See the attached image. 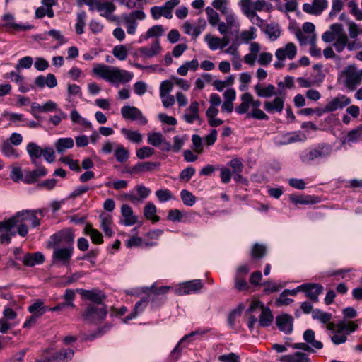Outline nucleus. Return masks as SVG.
I'll list each match as a JSON object with an SVG mask.
<instances>
[{"mask_svg": "<svg viewBox=\"0 0 362 362\" xmlns=\"http://www.w3.org/2000/svg\"><path fill=\"white\" fill-rule=\"evenodd\" d=\"M1 152L7 157L18 158L19 156L8 141H6L3 143L1 146Z\"/></svg>", "mask_w": 362, "mask_h": 362, "instance_id": "nucleus-45", "label": "nucleus"}, {"mask_svg": "<svg viewBox=\"0 0 362 362\" xmlns=\"http://www.w3.org/2000/svg\"><path fill=\"white\" fill-rule=\"evenodd\" d=\"M109 328H110V327H108V326H104L103 327H100L94 332H93L90 334L85 335L83 337V340L84 341H92L94 339H95L96 337L103 335Z\"/></svg>", "mask_w": 362, "mask_h": 362, "instance_id": "nucleus-55", "label": "nucleus"}, {"mask_svg": "<svg viewBox=\"0 0 362 362\" xmlns=\"http://www.w3.org/2000/svg\"><path fill=\"white\" fill-rule=\"evenodd\" d=\"M122 216L124 218L122 221L125 226H132L137 222V217L133 214L132 209L127 204H123L121 207Z\"/></svg>", "mask_w": 362, "mask_h": 362, "instance_id": "nucleus-22", "label": "nucleus"}, {"mask_svg": "<svg viewBox=\"0 0 362 362\" xmlns=\"http://www.w3.org/2000/svg\"><path fill=\"white\" fill-rule=\"evenodd\" d=\"M33 64V58L27 56L21 58L16 66V69L19 70L21 69H29Z\"/></svg>", "mask_w": 362, "mask_h": 362, "instance_id": "nucleus-59", "label": "nucleus"}, {"mask_svg": "<svg viewBox=\"0 0 362 362\" xmlns=\"http://www.w3.org/2000/svg\"><path fill=\"white\" fill-rule=\"evenodd\" d=\"M160 165L159 163L154 162H141L136 164L130 170H127L128 173H140L143 172L152 171L154 168Z\"/></svg>", "mask_w": 362, "mask_h": 362, "instance_id": "nucleus-20", "label": "nucleus"}, {"mask_svg": "<svg viewBox=\"0 0 362 362\" xmlns=\"http://www.w3.org/2000/svg\"><path fill=\"white\" fill-rule=\"evenodd\" d=\"M45 262V257L40 252L27 253L23 259L24 265L34 267L36 264H42Z\"/></svg>", "mask_w": 362, "mask_h": 362, "instance_id": "nucleus-19", "label": "nucleus"}, {"mask_svg": "<svg viewBox=\"0 0 362 362\" xmlns=\"http://www.w3.org/2000/svg\"><path fill=\"white\" fill-rule=\"evenodd\" d=\"M74 351L72 349H63L56 352L52 355V359L54 361H62L65 359H71L74 356Z\"/></svg>", "mask_w": 362, "mask_h": 362, "instance_id": "nucleus-41", "label": "nucleus"}, {"mask_svg": "<svg viewBox=\"0 0 362 362\" xmlns=\"http://www.w3.org/2000/svg\"><path fill=\"white\" fill-rule=\"evenodd\" d=\"M74 142L72 138H60L55 143V148L58 153H63L66 149L71 148Z\"/></svg>", "mask_w": 362, "mask_h": 362, "instance_id": "nucleus-31", "label": "nucleus"}, {"mask_svg": "<svg viewBox=\"0 0 362 362\" xmlns=\"http://www.w3.org/2000/svg\"><path fill=\"white\" fill-rule=\"evenodd\" d=\"M348 42V37L347 35H341L339 37H337L334 43L333 44V46L334 47L336 51L337 52H341Z\"/></svg>", "mask_w": 362, "mask_h": 362, "instance_id": "nucleus-54", "label": "nucleus"}, {"mask_svg": "<svg viewBox=\"0 0 362 362\" xmlns=\"http://www.w3.org/2000/svg\"><path fill=\"white\" fill-rule=\"evenodd\" d=\"M255 118L257 119L268 120L269 117L260 109H253L251 112L247 115V118Z\"/></svg>", "mask_w": 362, "mask_h": 362, "instance_id": "nucleus-61", "label": "nucleus"}, {"mask_svg": "<svg viewBox=\"0 0 362 362\" xmlns=\"http://www.w3.org/2000/svg\"><path fill=\"white\" fill-rule=\"evenodd\" d=\"M351 100L344 95H339L328 102L323 109L324 112H332L349 105Z\"/></svg>", "mask_w": 362, "mask_h": 362, "instance_id": "nucleus-11", "label": "nucleus"}, {"mask_svg": "<svg viewBox=\"0 0 362 362\" xmlns=\"http://www.w3.org/2000/svg\"><path fill=\"white\" fill-rule=\"evenodd\" d=\"M157 208L154 204L148 202L144 206V215L148 220H151L153 223H156L160 221V217L156 215Z\"/></svg>", "mask_w": 362, "mask_h": 362, "instance_id": "nucleus-29", "label": "nucleus"}, {"mask_svg": "<svg viewBox=\"0 0 362 362\" xmlns=\"http://www.w3.org/2000/svg\"><path fill=\"white\" fill-rule=\"evenodd\" d=\"M332 147L327 144H320L316 148L303 152L300 155L303 163H309L317 159L325 158L330 156Z\"/></svg>", "mask_w": 362, "mask_h": 362, "instance_id": "nucleus-4", "label": "nucleus"}, {"mask_svg": "<svg viewBox=\"0 0 362 362\" xmlns=\"http://www.w3.org/2000/svg\"><path fill=\"white\" fill-rule=\"evenodd\" d=\"M26 221H30L33 228L40 225V220L33 210L18 211L8 219L0 221V243H10L11 238L16 236V233L21 237L26 236L28 233Z\"/></svg>", "mask_w": 362, "mask_h": 362, "instance_id": "nucleus-1", "label": "nucleus"}, {"mask_svg": "<svg viewBox=\"0 0 362 362\" xmlns=\"http://www.w3.org/2000/svg\"><path fill=\"white\" fill-rule=\"evenodd\" d=\"M205 11L207 14L209 23L211 25H216L220 20L218 13L214 8L209 6L206 7Z\"/></svg>", "mask_w": 362, "mask_h": 362, "instance_id": "nucleus-51", "label": "nucleus"}, {"mask_svg": "<svg viewBox=\"0 0 362 362\" xmlns=\"http://www.w3.org/2000/svg\"><path fill=\"white\" fill-rule=\"evenodd\" d=\"M26 149L30 157L32 163L36 165V159L42 156L43 149H42L38 145L33 142L29 143L27 145Z\"/></svg>", "mask_w": 362, "mask_h": 362, "instance_id": "nucleus-24", "label": "nucleus"}, {"mask_svg": "<svg viewBox=\"0 0 362 362\" xmlns=\"http://www.w3.org/2000/svg\"><path fill=\"white\" fill-rule=\"evenodd\" d=\"M173 83L170 81H163L160 86V95L161 98H165L173 88Z\"/></svg>", "mask_w": 362, "mask_h": 362, "instance_id": "nucleus-56", "label": "nucleus"}, {"mask_svg": "<svg viewBox=\"0 0 362 362\" xmlns=\"http://www.w3.org/2000/svg\"><path fill=\"white\" fill-rule=\"evenodd\" d=\"M281 359H285L287 362H310L308 354L300 351L295 352L293 355L284 356Z\"/></svg>", "mask_w": 362, "mask_h": 362, "instance_id": "nucleus-33", "label": "nucleus"}, {"mask_svg": "<svg viewBox=\"0 0 362 362\" xmlns=\"http://www.w3.org/2000/svg\"><path fill=\"white\" fill-rule=\"evenodd\" d=\"M204 284L200 279H194L184 282L177 290L180 295H188L197 293L203 288Z\"/></svg>", "mask_w": 362, "mask_h": 362, "instance_id": "nucleus-15", "label": "nucleus"}, {"mask_svg": "<svg viewBox=\"0 0 362 362\" xmlns=\"http://www.w3.org/2000/svg\"><path fill=\"white\" fill-rule=\"evenodd\" d=\"M298 288L305 293L306 296L313 302L318 301V296L323 291V286L315 283L303 284L298 286Z\"/></svg>", "mask_w": 362, "mask_h": 362, "instance_id": "nucleus-9", "label": "nucleus"}, {"mask_svg": "<svg viewBox=\"0 0 362 362\" xmlns=\"http://www.w3.org/2000/svg\"><path fill=\"white\" fill-rule=\"evenodd\" d=\"M163 136L160 132H153L148 134V143L153 146H158L163 143Z\"/></svg>", "mask_w": 362, "mask_h": 362, "instance_id": "nucleus-49", "label": "nucleus"}, {"mask_svg": "<svg viewBox=\"0 0 362 362\" xmlns=\"http://www.w3.org/2000/svg\"><path fill=\"white\" fill-rule=\"evenodd\" d=\"M204 334V332H200L199 331L192 332L189 334H187L184 336L180 341L177 344L176 346L173 349V351L170 352V362H176L177 360L180 358L182 349L180 348L181 344L185 342V341L188 340L189 338H191L193 336L200 334L202 335Z\"/></svg>", "mask_w": 362, "mask_h": 362, "instance_id": "nucleus-18", "label": "nucleus"}, {"mask_svg": "<svg viewBox=\"0 0 362 362\" xmlns=\"http://www.w3.org/2000/svg\"><path fill=\"white\" fill-rule=\"evenodd\" d=\"M146 17L145 13L141 10H136L132 11L129 15H124L123 19L124 22L136 21V20H144Z\"/></svg>", "mask_w": 362, "mask_h": 362, "instance_id": "nucleus-43", "label": "nucleus"}, {"mask_svg": "<svg viewBox=\"0 0 362 362\" xmlns=\"http://www.w3.org/2000/svg\"><path fill=\"white\" fill-rule=\"evenodd\" d=\"M267 252V248L264 245L255 243L251 252V255L253 259H260L262 258Z\"/></svg>", "mask_w": 362, "mask_h": 362, "instance_id": "nucleus-44", "label": "nucleus"}, {"mask_svg": "<svg viewBox=\"0 0 362 362\" xmlns=\"http://www.w3.org/2000/svg\"><path fill=\"white\" fill-rule=\"evenodd\" d=\"M2 18L5 21V23L3 25L4 28L6 30L9 32L27 30L33 28V26L30 25H23L15 23L14 16L11 13L4 14Z\"/></svg>", "mask_w": 362, "mask_h": 362, "instance_id": "nucleus-14", "label": "nucleus"}, {"mask_svg": "<svg viewBox=\"0 0 362 362\" xmlns=\"http://www.w3.org/2000/svg\"><path fill=\"white\" fill-rule=\"evenodd\" d=\"M86 13L84 11H81L77 14L76 23V32L78 35L83 33V28L86 25Z\"/></svg>", "mask_w": 362, "mask_h": 362, "instance_id": "nucleus-40", "label": "nucleus"}, {"mask_svg": "<svg viewBox=\"0 0 362 362\" xmlns=\"http://www.w3.org/2000/svg\"><path fill=\"white\" fill-rule=\"evenodd\" d=\"M187 139V136L184 135L182 137L179 136H176L174 137V144L172 147V150L175 152H179L182 146L184 145L185 141Z\"/></svg>", "mask_w": 362, "mask_h": 362, "instance_id": "nucleus-62", "label": "nucleus"}, {"mask_svg": "<svg viewBox=\"0 0 362 362\" xmlns=\"http://www.w3.org/2000/svg\"><path fill=\"white\" fill-rule=\"evenodd\" d=\"M156 195L160 202H165L173 199L172 194L168 189H159L156 192Z\"/></svg>", "mask_w": 362, "mask_h": 362, "instance_id": "nucleus-63", "label": "nucleus"}, {"mask_svg": "<svg viewBox=\"0 0 362 362\" xmlns=\"http://www.w3.org/2000/svg\"><path fill=\"white\" fill-rule=\"evenodd\" d=\"M115 156L117 162L123 163L128 160L129 153L123 146L117 144L115 151Z\"/></svg>", "mask_w": 362, "mask_h": 362, "instance_id": "nucleus-36", "label": "nucleus"}, {"mask_svg": "<svg viewBox=\"0 0 362 362\" xmlns=\"http://www.w3.org/2000/svg\"><path fill=\"white\" fill-rule=\"evenodd\" d=\"M240 6L243 13L248 18L252 19L254 16H257L256 12L250 9L251 2L250 0H240Z\"/></svg>", "mask_w": 362, "mask_h": 362, "instance_id": "nucleus-47", "label": "nucleus"}, {"mask_svg": "<svg viewBox=\"0 0 362 362\" xmlns=\"http://www.w3.org/2000/svg\"><path fill=\"white\" fill-rule=\"evenodd\" d=\"M85 275L84 272H77L67 277L66 280L61 283V285L66 286L74 282L77 281L79 279L82 278Z\"/></svg>", "mask_w": 362, "mask_h": 362, "instance_id": "nucleus-60", "label": "nucleus"}, {"mask_svg": "<svg viewBox=\"0 0 362 362\" xmlns=\"http://www.w3.org/2000/svg\"><path fill=\"white\" fill-rule=\"evenodd\" d=\"M284 99L276 97L273 101H266L264 105V110L268 112H281L284 109Z\"/></svg>", "mask_w": 362, "mask_h": 362, "instance_id": "nucleus-21", "label": "nucleus"}, {"mask_svg": "<svg viewBox=\"0 0 362 362\" xmlns=\"http://www.w3.org/2000/svg\"><path fill=\"white\" fill-rule=\"evenodd\" d=\"M195 172L196 170L194 167L189 166L180 172L179 177L181 180L188 182L195 174Z\"/></svg>", "mask_w": 362, "mask_h": 362, "instance_id": "nucleus-57", "label": "nucleus"}, {"mask_svg": "<svg viewBox=\"0 0 362 362\" xmlns=\"http://www.w3.org/2000/svg\"><path fill=\"white\" fill-rule=\"evenodd\" d=\"M10 177L15 182H18L20 180L23 181L24 175H23L21 168H13L10 174Z\"/></svg>", "mask_w": 362, "mask_h": 362, "instance_id": "nucleus-64", "label": "nucleus"}, {"mask_svg": "<svg viewBox=\"0 0 362 362\" xmlns=\"http://www.w3.org/2000/svg\"><path fill=\"white\" fill-rule=\"evenodd\" d=\"M290 199L293 203L299 204H308L314 203L311 200L310 196H296L292 194L290 196Z\"/></svg>", "mask_w": 362, "mask_h": 362, "instance_id": "nucleus-58", "label": "nucleus"}, {"mask_svg": "<svg viewBox=\"0 0 362 362\" xmlns=\"http://www.w3.org/2000/svg\"><path fill=\"white\" fill-rule=\"evenodd\" d=\"M254 89L257 95L262 98H270L277 94L275 92V87L272 84H269L266 88H262L261 85L257 84Z\"/></svg>", "mask_w": 362, "mask_h": 362, "instance_id": "nucleus-28", "label": "nucleus"}, {"mask_svg": "<svg viewBox=\"0 0 362 362\" xmlns=\"http://www.w3.org/2000/svg\"><path fill=\"white\" fill-rule=\"evenodd\" d=\"M276 325L278 329L285 334H291L293 327V317L287 313L276 317Z\"/></svg>", "mask_w": 362, "mask_h": 362, "instance_id": "nucleus-13", "label": "nucleus"}, {"mask_svg": "<svg viewBox=\"0 0 362 362\" xmlns=\"http://www.w3.org/2000/svg\"><path fill=\"white\" fill-rule=\"evenodd\" d=\"M303 339L313 348L317 349L323 348V344L320 341L315 340V332L312 329H307L304 332Z\"/></svg>", "mask_w": 362, "mask_h": 362, "instance_id": "nucleus-26", "label": "nucleus"}, {"mask_svg": "<svg viewBox=\"0 0 362 362\" xmlns=\"http://www.w3.org/2000/svg\"><path fill=\"white\" fill-rule=\"evenodd\" d=\"M328 6L327 0H313L312 4L305 3L303 5V10L304 12L315 15H320Z\"/></svg>", "mask_w": 362, "mask_h": 362, "instance_id": "nucleus-12", "label": "nucleus"}, {"mask_svg": "<svg viewBox=\"0 0 362 362\" xmlns=\"http://www.w3.org/2000/svg\"><path fill=\"white\" fill-rule=\"evenodd\" d=\"M154 148L149 146H144L136 151V156L139 159H145L149 158L154 154Z\"/></svg>", "mask_w": 362, "mask_h": 362, "instance_id": "nucleus-52", "label": "nucleus"}, {"mask_svg": "<svg viewBox=\"0 0 362 362\" xmlns=\"http://www.w3.org/2000/svg\"><path fill=\"white\" fill-rule=\"evenodd\" d=\"M47 174V170L44 166H41L32 171H28L24 175L23 182L25 184H33L38 180L41 177Z\"/></svg>", "mask_w": 362, "mask_h": 362, "instance_id": "nucleus-17", "label": "nucleus"}, {"mask_svg": "<svg viewBox=\"0 0 362 362\" xmlns=\"http://www.w3.org/2000/svg\"><path fill=\"white\" fill-rule=\"evenodd\" d=\"M122 133L126 136V138L136 144H139L142 141V135L137 131H132L126 128L122 129Z\"/></svg>", "mask_w": 362, "mask_h": 362, "instance_id": "nucleus-35", "label": "nucleus"}, {"mask_svg": "<svg viewBox=\"0 0 362 362\" xmlns=\"http://www.w3.org/2000/svg\"><path fill=\"white\" fill-rule=\"evenodd\" d=\"M180 197L184 204L188 206H192L196 202V197L186 189H182L180 192Z\"/></svg>", "mask_w": 362, "mask_h": 362, "instance_id": "nucleus-42", "label": "nucleus"}, {"mask_svg": "<svg viewBox=\"0 0 362 362\" xmlns=\"http://www.w3.org/2000/svg\"><path fill=\"white\" fill-rule=\"evenodd\" d=\"M53 247L52 264L57 267H69L74 252V246L60 247L59 245H49Z\"/></svg>", "mask_w": 362, "mask_h": 362, "instance_id": "nucleus-3", "label": "nucleus"}, {"mask_svg": "<svg viewBox=\"0 0 362 362\" xmlns=\"http://www.w3.org/2000/svg\"><path fill=\"white\" fill-rule=\"evenodd\" d=\"M28 310L33 315H37V317L42 315L45 313L49 310V308L44 306V303L41 300H37L29 306Z\"/></svg>", "mask_w": 362, "mask_h": 362, "instance_id": "nucleus-34", "label": "nucleus"}, {"mask_svg": "<svg viewBox=\"0 0 362 362\" xmlns=\"http://www.w3.org/2000/svg\"><path fill=\"white\" fill-rule=\"evenodd\" d=\"M74 234L71 229L66 228L62 230L50 237L48 245H59V244H67L73 245Z\"/></svg>", "mask_w": 362, "mask_h": 362, "instance_id": "nucleus-8", "label": "nucleus"}, {"mask_svg": "<svg viewBox=\"0 0 362 362\" xmlns=\"http://www.w3.org/2000/svg\"><path fill=\"white\" fill-rule=\"evenodd\" d=\"M241 104L235 107V112L240 115L248 111L250 103L252 102V95L250 93H245L241 95Z\"/></svg>", "mask_w": 362, "mask_h": 362, "instance_id": "nucleus-25", "label": "nucleus"}, {"mask_svg": "<svg viewBox=\"0 0 362 362\" xmlns=\"http://www.w3.org/2000/svg\"><path fill=\"white\" fill-rule=\"evenodd\" d=\"M296 47L292 42L286 44L284 48H279L275 52V56L279 60H284L286 57L293 59L296 55Z\"/></svg>", "mask_w": 362, "mask_h": 362, "instance_id": "nucleus-16", "label": "nucleus"}, {"mask_svg": "<svg viewBox=\"0 0 362 362\" xmlns=\"http://www.w3.org/2000/svg\"><path fill=\"white\" fill-rule=\"evenodd\" d=\"M265 33L272 41L276 40L280 35L281 30L278 24H268L265 29Z\"/></svg>", "mask_w": 362, "mask_h": 362, "instance_id": "nucleus-37", "label": "nucleus"}, {"mask_svg": "<svg viewBox=\"0 0 362 362\" xmlns=\"http://www.w3.org/2000/svg\"><path fill=\"white\" fill-rule=\"evenodd\" d=\"M84 233L86 235H89L92 242L95 244H101L103 243V238L98 230L94 229L91 224L87 223L85 228Z\"/></svg>", "mask_w": 362, "mask_h": 362, "instance_id": "nucleus-27", "label": "nucleus"}, {"mask_svg": "<svg viewBox=\"0 0 362 362\" xmlns=\"http://www.w3.org/2000/svg\"><path fill=\"white\" fill-rule=\"evenodd\" d=\"M116 9L115 5L110 1H101L98 3L96 10L100 13H112Z\"/></svg>", "mask_w": 362, "mask_h": 362, "instance_id": "nucleus-38", "label": "nucleus"}, {"mask_svg": "<svg viewBox=\"0 0 362 362\" xmlns=\"http://www.w3.org/2000/svg\"><path fill=\"white\" fill-rule=\"evenodd\" d=\"M163 33L164 29L161 25H153L147 30L145 35L141 36L139 42H141L142 40H147L150 37L161 36Z\"/></svg>", "mask_w": 362, "mask_h": 362, "instance_id": "nucleus-32", "label": "nucleus"}, {"mask_svg": "<svg viewBox=\"0 0 362 362\" xmlns=\"http://www.w3.org/2000/svg\"><path fill=\"white\" fill-rule=\"evenodd\" d=\"M148 302V300L146 298H143L141 300L138 301L135 304L134 311L131 314H129L127 317H126V320H129L132 318H134L137 315V313L139 311L143 310L144 308L147 306Z\"/></svg>", "mask_w": 362, "mask_h": 362, "instance_id": "nucleus-48", "label": "nucleus"}, {"mask_svg": "<svg viewBox=\"0 0 362 362\" xmlns=\"http://www.w3.org/2000/svg\"><path fill=\"white\" fill-rule=\"evenodd\" d=\"M161 49L159 40L158 39L152 43L151 47H144L139 49L140 53L145 57L151 58L156 56Z\"/></svg>", "mask_w": 362, "mask_h": 362, "instance_id": "nucleus-23", "label": "nucleus"}, {"mask_svg": "<svg viewBox=\"0 0 362 362\" xmlns=\"http://www.w3.org/2000/svg\"><path fill=\"white\" fill-rule=\"evenodd\" d=\"M93 72L111 83H126L131 81L133 74L115 66L97 64Z\"/></svg>", "mask_w": 362, "mask_h": 362, "instance_id": "nucleus-2", "label": "nucleus"}, {"mask_svg": "<svg viewBox=\"0 0 362 362\" xmlns=\"http://www.w3.org/2000/svg\"><path fill=\"white\" fill-rule=\"evenodd\" d=\"M312 317L313 319L318 320L322 323L326 324L332 319V314L322 312L319 309H315L313 310Z\"/></svg>", "mask_w": 362, "mask_h": 362, "instance_id": "nucleus-39", "label": "nucleus"}, {"mask_svg": "<svg viewBox=\"0 0 362 362\" xmlns=\"http://www.w3.org/2000/svg\"><path fill=\"white\" fill-rule=\"evenodd\" d=\"M362 134V126L358 127L355 129H352L349 131L347 134V141L349 143L356 142L358 139L361 137Z\"/></svg>", "mask_w": 362, "mask_h": 362, "instance_id": "nucleus-53", "label": "nucleus"}, {"mask_svg": "<svg viewBox=\"0 0 362 362\" xmlns=\"http://www.w3.org/2000/svg\"><path fill=\"white\" fill-rule=\"evenodd\" d=\"M76 292L85 300H88L98 305H105L103 300L106 299L107 296L103 291L98 288H93L90 290L78 288L76 289Z\"/></svg>", "mask_w": 362, "mask_h": 362, "instance_id": "nucleus-7", "label": "nucleus"}, {"mask_svg": "<svg viewBox=\"0 0 362 362\" xmlns=\"http://www.w3.org/2000/svg\"><path fill=\"white\" fill-rule=\"evenodd\" d=\"M113 55L119 60H124L127 57V50L124 45H117L113 48Z\"/></svg>", "mask_w": 362, "mask_h": 362, "instance_id": "nucleus-50", "label": "nucleus"}, {"mask_svg": "<svg viewBox=\"0 0 362 362\" xmlns=\"http://www.w3.org/2000/svg\"><path fill=\"white\" fill-rule=\"evenodd\" d=\"M151 293L153 294L152 296L151 295L148 296V298L153 301H156L157 296L158 295H163L168 293V290L170 289V287L168 286H160L156 287L154 285H152L151 288H149Z\"/></svg>", "mask_w": 362, "mask_h": 362, "instance_id": "nucleus-46", "label": "nucleus"}, {"mask_svg": "<svg viewBox=\"0 0 362 362\" xmlns=\"http://www.w3.org/2000/svg\"><path fill=\"white\" fill-rule=\"evenodd\" d=\"M343 74L346 76L344 84L346 88L354 90L358 85L362 79V69L357 71L354 64L349 65L343 71Z\"/></svg>", "mask_w": 362, "mask_h": 362, "instance_id": "nucleus-6", "label": "nucleus"}, {"mask_svg": "<svg viewBox=\"0 0 362 362\" xmlns=\"http://www.w3.org/2000/svg\"><path fill=\"white\" fill-rule=\"evenodd\" d=\"M121 114L124 119L138 120L143 125L148 122V119L142 115L141 112L134 106L125 105L122 107Z\"/></svg>", "mask_w": 362, "mask_h": 362, "instance_id": "nucleus-10", "label": "nucleus"}, {"mask_svg": "<svg viewBox=\"0 0 362 362\" xmlns=\"http://www.w3.org/2000/svg\"><path fill=\"white\" fill-rule=\"evenodd\" d=\"M107 314L106 305L98 308L94 305H89L82 313V317L88 322L98 324L105 319Z\"/></svg>", "mask_w": 362, "mask_h": 362, "instance_id": "nucleus-5", "label": "nucleus"}, {"mask_svg": "<svg viewBox=\"0 0 362 362\" xmlns=\"http://www.w3.org/2000/svg\"><path fill=\"white\" fill-rule=\"evenodd\" d=\"M274 319L273 315L269 308H264L261 311L259 323L261 327H269Z\"/></svg>", "mask_w": 362, "mask_h": 362, "instance_id": "nucleus-30", "label": "nucleus"}]
</instances>
